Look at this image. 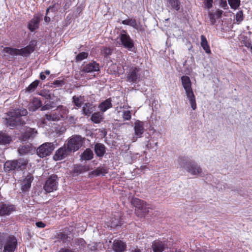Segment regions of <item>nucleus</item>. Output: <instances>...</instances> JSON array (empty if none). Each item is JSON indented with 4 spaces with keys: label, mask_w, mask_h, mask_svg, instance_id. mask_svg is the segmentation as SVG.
Here are the masks:
<instances>
[{
    "label": "nucleus",
    "mask_w": 252,
    "mask_h": 252,
    "mask_svg": "<svg viewBox=\"0 0 252 252\" xmlns=\"http://www.w3.org/2000/svg\"><path fill=\"white\" fill-rule=\"evenodd\" d=\"M181 82L183 87L185 91L187 98L193 110L197 108L195 96L191 87V82L189 77L183 76L181 78Z\"/></svg>",
    "instance_id": "1"
},
{
    "label": "nucleus",
    "mask_w": 252,
    "mask_h": 252,
    "mask_svg": "<svg viewBox=\"0 0 252 252\" xmlns=\"http://www.w3.org/2000/svg\"><path fill=\"white\" fill-rule=\"evenodd\" d=\"M27 114V110L25 108L17 109L9 112L7 113L8 117L6 118L7 124L11 127L22 124L21 117L26 116Z\"/></svg>",
    "instance_id": "2"
},
{
    "label": "nucleus",
    "mask_w": 252,
    "mask_h": 252,
    "mask_svg": "<svg viewBox=\"0 0 252 252\" xmlns=\"http://www.w3.org/2000/svg\"><path fill=\"white\" fill-rule=\"evenodd\" d=\"M134 42L130 36L124 31L116 39V45L118 47H123L129 51H133L134 49Z\"/></svg>",
    "instance_id": "3"
},
{
    "label": "nucleus",
    "mask_w": 252,
    "mask_h": 252,
    "mask_svg": "<svg viewBox=\"0 0 252 252\" xmlns=\"http://www.w3.org/2000/svg\"><path fill=\"white\" fill-rule=\"evenodd\" d=\"M181 167L185 169L190 175L202 176L204 175L202 168L198 165L191 162H185L181 158L179 160Z\"/></svg>",
    "instance_id": "4"
},
{
    "label": "nucleus",
    "mask_w": 252,
    "mask_h": 252,
    "mask_svg": "<svg viewBox=\"0 0 252 252\" xmlns=\"http://www.w3.org/2000/svg\"><path fill=\"white\" fill-rule=\"evenodd\" d=\"M131 204L135 207V214L140 218H142L149 212L151 206L145 201L138 198H133Z\"/></svg>",
    "instance_id": "5"
},
{
    "label": "nucleus",
    "mask_w": 252,
    "mask_h": 252,
    "mask_svg": "<svg viewBox=\"0 0 252 252\" xmlns=\"http://www.w3.org/2000/svg\"><path fill=\"white\" fill-rule=\"evenodd\" d=\"M0 243L4 245L3 252H13L17 245V240L14 236H6L0 233Z\"/></svg>",
    "instance_id": "6"
},
{
    "label": "nucleus",
    "mask_w": 252,
    "mask_h": 252,
    "mask_svg": "<svg viewBox=\"0 0 252 252\" xmlns=\"http://www.w3.org/2000/svg\"><path fill=\"white\" fill-rule=\"evenodd\" d=\"M55 147L52 143H45L40 146L37 149V154L41 158H44L50 155Z\"/></svg>",
    "instance_id": "7"
},
{
    "label": "nucleus",
    "mask_w": 252,
    "mask_h": 252,
    "mask_svg": "<svg viewBox=\"0 0 252 252\" xmlns=\"http://www.w3.org/2000/svg\"><path fill=\"white\" fill-rule=\"evenodd\" d=\"M82 144V138L80 136L76 135L68 141L67 148L68 151L74 152L78 150Z\"/></svg>",
    "instance_id": "8"
},
{
    "label": "nucleus",
    "mask_w": 252,
    "mask_h": 252,
    "mask_svg": "<svg viewBox=\"0 0 252 252\" xmlns=\"http://www.w3.org/2000/svg\"><path fill=\"white\" fill-rule=\"evenodd\" d=\"M58 177L53 175L46 181L44 186L45 190L47 192H51L57 190L58 186Z\"/></svg>",
    "instance_id": "9"
},
{
    "label": "nucleus",
    "mask_w": 252,
    "mask_h": 252,
    "mask_svg": "<svg viewBox=\"0 0 252 252\" xmlns=\"http://www.w3.org/2000/svg\"><path fill=\"white\" fill-rule=\"evenodd\" d=\"M139 70V68L137 67H131L127 73V80L130 82H136L140 78Z\"/></svg>",
    "instance_id": "10"
},
{
    "label": "nucleus",
    "mask_w": 252,
    "mask_h": 252,
    "mask_svg": "<svg viewBox=\"0 0 252 252\" xmlns=\"http://www.w3.org/2000/svg\"><path fill=\"white\" fill-rule=\"evenodd\" d=\"M36 42L35 40L31 41L30 44L26 47L19 49L20 55L24 57H28L30 54L33 52Z\"/></svg>",
    "instance_id": "11"
},
{
    "label": "nucleus",
    "mask_w": 252,
    "mask_h": 252,
    "mask_svg": "<svg viewBox=\"0 0 252 252\" xmlns=\"http://www.w3.org/2000/svg\"><path fill=\"white\" fill-rule=\"evenodd\" d=\"M70 152L67 147L63 146L59 148L54 155L53 158L55 160H60L64 158Z\"/></svg>",
    "instance_id": "12"
},
{
    "label": "nucleus",
    "mask_w": 252,
    "mask_h": 252,
    "mask_svg": "<svg viewBox=\"0 0 252 252\" xmlns=\"http://www.w3.org/2000/svg\"><path fill=\"white\" fill-rule=\"evenodd\" d=\"M41 19V16L39 14L35 15L33 17L30 21L28 24V28L31 31L33 32L38 28L40 21Z\"/></svg>",
    "instance_id": "13"
},
{
    "label": "nucleus",
    "mask_w": 252,
    "mask_h": 252,
    "mask_svg": "<svg viewBox=\"0 0 252 252\" xmlns=\"http://www.w3.org/2000/svg\"><path fill=\"white\" fill-rule=\"evenodd\" d=\"M134 134L138 137H141L144 132V123L139 120L135 122L134 125Z\"/></svg>",
    "instance_id": "14"
},
{
    "label": "nucleus",
    "mask_w": 252,
    "mask_h": 252,
    "mask_svg": "<svg viewBox=\"0 0 252 252\" xmlns=\"http://www.w3.org/2000/svg\"><path fill=\"white\" fill-rule=\"evenodd\" d=\"M99 65L95 62H92L85 65L82 69L84 72L89 73L99 70Z\"/></svg>",
    "instance_id": "15"
},
{
    "label": "nucleus",
    "mask_w": 252,
    "mask_h": 252,
    "mask_svg": "<svg viewBox=\"0 0 252 252\" xmlns=\"http://www.w3.org/2000/svg\"><path fill=\"white\" fill-rule=\"evenodd\" d=\"M126 245L125 242L120 240H115L113 242L112 248L115 252H124Z\"/></svg>",
    "instance_id": "16"
},
{
    "label": "nucleus",
    "mask_w": 252,
    "mask_h": 252,
    "mask_svg": "<svg viewBox=\"0 0 252 252\" xmlns=\"http://www.w3.org/2000/svg\"><path fill=\"white\" fill-rule=\"evenodd\" d=\"M15 211V208L13 205L2 204L0 206V215H9Z\"/></svg>",
    "instance_id": "17"
},
{
    "label": "nucleus",
    "mask_w": 252,
    "mask_h": 252,
    "mask_svg": "<svg viewBox=\"0 0 252 252\" xmlns=\"http://www.w3.org/2000/svg\"><path fill=\"white\" fill-rule=\"evenodd\" d=\"M165 247V243L159 240L154 241L152 244V249L154 252H162Z\"/></svg>",
    "instance_id": "18"
},
{
    "label": "nucleus",
    "mask_w": 252,
    "mask_h": 252,
    "mask_svg": "<svg viewBox=\"0 0 252 252\" xmlns=\"http://www.w3.org/2000/svg\"><path fill=\"white\" fill-rule=\"evenodd\" d=\"M42 105L40 100L37 98H33L29 104V109L30 111H34Z\"/></svg>",
    "instance_id": "19"
},
{
    "label": "nucleus",
    "mask_w": 252,
    "mask_h": 252,
    "mask_svg": "<svg viewBox=\"0 0 252 252\" xmlns=\"http://www.w3.org/2000/svg\"><path fill=\"white\" fill-rule=\"evenodd\" d=\"M32 180V178L31 175L29 174L27 176L25 179L22 183V189L23 191H27L31 186V183Z\"/></svg>",
    "instance_id": "20"
},
{
    "label": "nucleus",
    "mask_w": 252,
    "mask_h": 252,
    "mask_svg": "<svg viewBox=\"0 0 252 252\" xmlns=\"http://www.w3.org/2000/svg\"><path fill=\"white\" fill-rule=\"evenodd\" d=\"M36 133L37 131L35 130L34 129L28 128L23 136L22 140L26 141L29 138H33Z\"/></svg>",
    "instance_id": "21"
},
{
    "label": "nucleus",
    "mask_w": 252,
    "mask_h": 252,
    "mask_svg": "<svg viewBox=\"0 0 252 252\" xmlns=\"http://www.w3.org/2000/svg\"><path fill=\"white\" fill-rule=\"evenodd\" d=\"M112 106L111 99V98H108L101 103L98 107L101 111L104 112L108 109L111 108Z\"/></svg>",
    "instance_id": "22"
},
{
    "label": "nucleus",
    "mask_w": 252,
    "mask_h": 252,
    "mask_svg": "<svg viewBox=\"0 0 252 252\" xmlns=\"http://www.w3.org/2000/svg\"><path fill=\"white\" fill-rule=\"evenodd\" d=\"M4 168L5 170L7 171L18 169L17 167V162L16 160L7 161L5 163Z\"/></svg>",
    "instance_id": "23"
},
{
    "label": "nucleus",
    "mask_w": 252,
    "mask_h": 252,
    "mask_svg": "<svg viewBox=\"0 0 252 252\" xmlns=\"http://www.w3.org/2000/svg\"><path fill=\"white\" fill-rule=\"evenodd\" d=\"M167 6L178 11L180 8V2L179 0H166Z\"/></svg>",
    "instance_id": "24"
},
{
    "label": "nucleus",
    "mask_w": 252,
    "mask_h": 252,
    "mask_svg": "<svg viewBox=\"0 0 252 252\" xmlns=\"http://www.w3.org/2000/svg\"><path fill=\"white\" fill-rule=\"evenodd\" d=\"M201 46L202 47V48L204 49L205 52L207 54H210L211 53V50L210 49V46L208 43V41L207 40V39L206 37L202 35H201Z\"/></svg>",
    "instance_id": "25"
},
{
    "label": "nucleus",
    "mask_w": 252,
    "mask_h": 252,
    "mask_svg": "<svg viewBox=\"0 0 252 252\" xmlns=\"http://www.w3.org/2000/svg\"><path fill=\"white\" fill-rule=\"evenodd\" d=\"M3 52L12 56L20 55L19 49L10 47H5L3 49Z\"/></svg>",
    "instance_id": "26"
},
{
    "label": "nucleus",
    "mask_w": 252,
    "mask_h": 252,
    "mask_svg": "<svg viewBox=\"0 0 252 252\" xmlns=\"http://www.w3.org/2000/svg\"><path fill=\"white\" fill-rule=\"evenodd\" d=\"M95 152L97 156L102 157L105 153V147L101 144H97L94 148Z\"/></svg>",
    "instance_id": "27"
},
{
    "label": "nucleus",
    "mask_w": 252,
    "mask_h": 252,
    "mask_svg": "<svg viewBox=\"0 0 252 252\" xmlns=\"http://www.w3.org/2000/svg\"><path fill=\"white\" fill-rule=\"evenodd\" d=\"M93 153L90 149H87L82 154L81 159L83 160H91L93 158Z\"/></svg>",
    "instance_id": "28"
},
{
    "label": "nucleus",
    "mask_w": 252,
    "mask_h": 252,
    "mask_svg": "<svg viewBox=\"0 0 252 252\" xmlns=\"http://www.w3.org/2000/svg\"><path fill=\"white\" fill-rule=\"evenodd\" d=\"M11 141V137L5 133H0V144H8Z\"/></svg>",
    "instance_id": "29"
},
{
    "label": "nucleus",
    "mask_w": 252,
    "mask_h": 252,
    "mask_svg": "<svg viewBox=\"0 0 252 252\" xmlns=\"http://www.w3.org/2000/svg\"><path fill=\"white\" fill-rule=\"evenodd\" d=\"M122 23L125 25H128L132 27L135 29H138V26L136 23V20L134 19H127L122 21Z\"/></svg>",
    "instance_id": "30"
},
{
    "label": "nucleus",
    "mask_w": 252,
    "mask_h": 252,
    "mask_svg": "<svg viewBox=\"0 0 252 252\" xmlns=\"http://www.w3.org/2000/svg\"><path fill=\"white\" fill-rule=\"evenodd\" d=\"M244 19V15L243 13V11L242 10H240L238 11L235 16V22L237 24H240Z\"/></svg>",
    "instance_id": "31"
},
{
    "label": "nucleus",
    "mask_w": 252,
    "mask_h": 252,
    "mask_svg": "<svg viewBox=\"0 0 252 252\" xmlns=\"http://www.w3.org/2000/svg\"><path fill=\"white\" fill-rule=\"evenodd\" d=\"M46 119L49 121H57L60 119V116L55 112L45 115Z\"/></svg>",
    "instance_id": "32"
},
{
    "label": "nucleus",
    "mask_w": 252,
    "mask_h": 252,
    "mask_svg": "<svg viewBox=\"0 0 252 252\" xmlns=\"http://www.w3.org/2000/svg\"><path fill=\"white\" fill-rule=\"evenodd\" d=\"M58 110L60 112V114L59 115L60 118L62 117L63 119L67 118V115L68 113V110L66 107L60 106L58 108Z\"/></svg>",
    "instance_id": "33"
},
{
    "label": "nucleus",
    "mask_w": 252,
    "mask_h": 252,
    "mask_svg": "<svg viewBox=\"0 0 252 252\" xmlns=\"http://www.w3.org/2000/svg\"><path fill=\"white\" fill-rule=\"evenodd\" d=\"M107 173V170L104 167H99L92 172V174L96 176L104 175Z\"/></svg>",
    "instance_id": "34"
},
{
    "label": "nucleus",
    "mask_w": 252,
    "mask_h": 252,
    "mask_svg": "<svg viewBox=\"0 0 252 252\" xmlns=\"http://www.w3.org/2000/svg\"><path fill=\"white\" fill-rule=\"evenodd\" d=\"M73 101L74 102V105L79 108L82 106V103L84 101V97L79 96H74L73 97Z\"/></svg>",
    "instance_id": "35"
},
{
    "label": "nucleus",
    "mask_w": 252,
    "mask_h": 252,
    "mask_svg": "<svg viewBox=\"0 0 252 252\" xmlns=\"http://www.w3.org/2000/svg\"><path fill=\"white\" fill-rule=\"evenodd\" d=\"M229 5L231 9L236 10L238 9L241 4V0H227Z\"/></svg>",
    "instance_id": "36"
},
{
    "label": "nucleus",
    "mask_w": 252,
    "mask_h": 252,
    "mask_svg": "<svg viewBox=\"0 0 252 252\" xmlns=\"http://www.w3.org/2000/svg\"><path fill=\"white\" fill-rule=\"evenodd\" d=\"M94 111V107L90 103H86L83 107V111L86 115H89Z\"/></svg>",
    "instance_id": "37"
},
{
    "label": "nucleus",
    "mask_w": 252,
    "mask_h": 252,
    "mask_svg": "<svg viewBox=\"0 0 252 252\" xmlns=\"http://www.w3.org/2000/svg\"><path fill=\"white\" fill-rule=\"evenodd\" d=\"M91 119L96 124L99 123L102 119V114L99 112L94 113L92 115Z\"/></svg>",
    "instance_id": "38"
},
{
    "label": "nucleus",
    "mask_w": 252,
    "mask_h": 252,
    "mask_svg": "<svg viewBox=\"0 0 252 252\" xmlns=\"http://www.w3.org/2000/svg\"><path fill=\"white\" fill-rule=\"evenodd\" d=\"M39 81L37 80L32 82L26 89V91L28 93L33 92L38 85Z\"/></svg>",
    "instance_id": "39"
},
{
    "label": "nucleus",
    "mask_w": 252,
    "mask_h": 252,
    "mask_svg": "<svg viewBox=\"0 0 252 252\" xmlns=\"http://www.w3.org/2000/svg\"><path fill=\"white\" fill-rule=\"evenodd\" d=\"M16 161L17 162L18 169H20V170L24 169L28 163V161L23 159L16 160Z\"/></svg>",
    "instance_id": "40"
},
{
    "label": "nucleus",
    "mask_w": 252,
    "mask_h": 252,
    "mask_svg": "<svg viewBox=\"0 0 252 252\" xmlns=\"http://www.w3.org/2000/svg\"><path fill=\"white\" fill-rule=\"evenodd\" d=\"M31 151V147L29 145H24L21 146L18 151L21 155H24L28 153Z\"/></svg>",
    "instance_id": "41"
},
{
    "label": "nucleus",
    "mask_w": 252,
    "mask_h": 252,
    "mask_svg": "<svg viewBox=\"0 0 252 252\" xmlns=\"http://www.w3.org/2000/svg\"><path fill=\"white\" fill-rule=\"evenodd\" d=\"M158 143L157 141H155L151 138L147 142L146 146L148 149H153L154 148V146H158Z\"/></svg>",
    "instance_id": "42"
},
{
    "label": "nucleus",
    "mask_w": 252,
    "mask_h": 252,
    "mask_svg": "<svg viewBox=\"0 0 252 252\" xmlns=\"http://www.w3.org/2000/svg\"><path fill=\"white\" fill-rule=\"evenodd\" d=\"M122 118L124 120L129 121L131 118V112L129 110H124L123 111Z\"/></svg>",
    "instance_id": "43"
},
{
    "label": "nucleus",
    "mask_w": 252,
    "mask_h": 252,
    "mask_svg": "<svg viewBox=\"0 0 252 252\" xmlns=\"http://www.w3.org/2000/svg\"><path fill=\"white\" fill-rule=\"evenodd\" d=\"M58 238L61 240H62L63 242H65L67 241H68V238L69 239H71V237L69 236L68 235H66L63 233L60 232L58 234Z\"/></svg>",
    "instance_id": "44"
},
{
    "label": "nucleus",
    "mask_w": 252,
    "mask_h": 252,
    "mask_svg": "<svg viewBox=\"0 0 252 252\" xmlns=\"http://www.w3.org/2000/svg\"><path fill=\"white\" fill-rule=\"evenodd\" d=\"M88 56V53L87 52H81L79 53L76 57V61H81L86 59Z\"/></svg>",
    "instance_id": "45"
},
{
    "label": "nucleus",
    "mask_w": 252,
    "mask_h": 252,
    "mask_svg": "<svg viewBox=\"0 0 252 252\" xmlns=\"http://www.w3.org/2000/svg\"><path fill=\"white\" fill-rule=\"evenodd\" d=\"M39 94L44 97L46 99H49L51 98V94L49 93V92L47 91H43L40 93Z\"/></svg>",
    "instance_id": "46"
},
{
    "label": "nucleus",
    "mask_w": 252,
    "mask_h": 252,
    "mask_svg": "<svg viewBox=\"0 0 252 252\" xmlns=\"http://www.w3.org/2000/svg\"><path fill=\"white\" fill-rule=\"evenodd\" d=\"M220 6L224 9H228V7L226 0H220Z\"/></svg>",
    "instance_id": "47"
},
{
    "label": "nucleus",
    "mask_w": 252,
    "mask_h": 252,
    "mask_svg": "<svg viewBox=\"0 0 252 252\" xmlns=\"http://www.w3.org/2000/svg\"><path fill=\"white\" fill-rule=\"evenodd\" d=\"M111 49L107 47L103 48L101 50V53L105 55H109L111 54Z\"/></svg>",
    "instance_id": "48"
},
{
    "label": "nucleus",
    "mask_w": 252,
    "mask_h": 252,
    "mask_svg": "<svg viewBox=\"0 0 252 252\" xmlns=\"http://www.w3.org/2000/svg\"><path fill=\"white\" fill-rule=\"evenodd\" d=\"M215 15L212 13H209V17L210 19L211 23L212 25H214L215 23L216 20L215 19Z\"/></svg>",
    "instance_id": "49"
},
{
    "label": "nucleus",
    "mask_w": 252,
    "mask_h": 252,
    "mask_svg": "<svg viewBox=\"0 0 252 252\" xmlns=\"http://www.w3.org/2000/svg\"><path fill=\"white\" fill-rule=\"evenodd\" d=\"M223 11L220 9H217L215 13H214L217 18H219L221 17Z\"/></svg>",
    "instance_id": "50"
},
{
    "label": "nucleus",
    "mask_w": 252,
    "mask_h": 252,
    "mask_svg": "<svg viewBox=\"0 0 252 252\" xmlns=\"http://www.w3.org/2000/svg\"><path fill=\"white\" fill-rule=\"evenodd\" d=\"M35 225L39 228H44L46 226V224L43 221H36Z\"/></svg>",
    "instance_id": "51"
},
{
    "label": "nucleus",
    "mask_w": 252,
    "mask_h": 252,
    "mask_svg": "<svg viewBox=\"0 0 252 252\" xmlns=\"http://www.w3.org/2000/svg\"><path fill=\"white\" fill-rule=\"evenodd\" d=\"M206 5L208 8H210L212 6L213 0H205Z\"/></svg>",
    "instance_id": "52"
},
{
    "label": "nucleus",
    "mask_w": 252,
    "mask_h": 252,
    "mask_svg": "<svg viewBox=\"0 0 252 252\" xmlns=\"http://www.w3.org/2000/svg\"><path fill=\"white\" fill-rule=\"evenodd\" d=\"M59 252H74L72 251L71 250L66 249V248H62L61 249Z\"/></svg>",
    "instance_id": "53"
},
{
    "label": "nucleus",
    "mask_w": 252,
    "mask_h": 252,
    "mask_svg": "<svg viewBox=\"0 0 252 252\" xmlns=\"http://www.w3.org/2000/svg\"><path fill=\"white\" fill-rule=\"evenodd\" d=\"M69 121L70 122V123L74 124L75 123L76 119L73 117L70 116L69 118Z\"/></svg>",
    "instance_id": "54"
},
{
    "label": "nucleus",
    "mask_w": 252,
    "mask_h": 252,
    "mask_svg": "<svg viewBox=\"0 0 252 252\" xmlns=\"http://www.w3.org/2000/svg\"><path fill=\"white\" fill-rule=\"evenodd\" d=\"M247 48L250 49V51L252 54V45H251L250 43H248V44H246L245 45Z\"/></svg>",
    "instance_id": "55"
},
{
    "label": "nucleus",
    "mask_w": 252,
    "mask_h": 252,
    "mask_svg": "<svg viewBox=\"0 0 252 252\" xmlns=\"http://www.w3.org/2000/svg\"><path fill=\"white\" fill-rule=\"evenodd\" d=\"M40 78L42 80H44L46 78V76H45L44 73H43V72L40 73Z\"/></svg>",
    "instance_id": "56"
},
{
    "label": "nucleus",
    "mask_w": 252,
    "mask_h": 252,
    "mask_svg": "<svg viewBox=\"0 0 252 252\" xmlns=\"http://www.w3.org/2000/svg\"><path fill=\"white\" fill-rule=\"evenodd\" d=\"M44 20L46 22L48 23L50 21V18L48 16H45L44 18Z\"/></svg>",
    "instance_id": "57"
},
{
    "label": "nucleus",
    "mask_w": 252,
    "mask_h": 252,
    "mask_svg": "<svg viewBox=\"0 0 252 252\" xmlns=\"http://www.w3.org/2000/svg\"><path fill=\"white\" fill-rule=\"evenodd\" d=\"M95 244H94V246H91V245H90L89 246H90V249H91L92 250H93V251H94L96 250V248H95Z\"/></svg>",
    "instance_id": "58"
},
{
    "label": "nucleus",
    "mask_w": 252,
    "mask_h": 252,
    "mask_svg": "<svg viewBox=\"0 0 252 252\" xmlns=\"http://www.w3.org/2000/svg\"><path fill=\"white\" fill-rule=\"evenodd\" d=\"M49 108L48 106L47 105H45L42 108V110H45Z\"/></svg>",
    "instance_id": "59"
},
{
    "label": "nucleus",
    "mask_w": 252,
    "mask_h": 252,
    "mask_svg": "<svg viewBox=\"0 0 252 252\" xmlns=\"http://www.w3.org/2000/svg\"><path fill=\"white\" fill-rule=\"evenodd\" d=\"M132 252H141L140 250L138 249H135L132 251Z\"/></svg>",
    "instance_id": "60"
},
{
    "label": "nucleus",
    "mask_w": 252,
    "mask_h": 252,
    "mask_svg": "<svg viewBox=\"0 0 252 252\" xmlns=\"http://www.w3.org/2000/svg\"><path fill=\"white\" fill-rule=\"evenodd\" d=\"M44 73V74H46V75H49V74H50V71H49V70H46Z\"/></svg>",
    "instance_id": "61"
},
{
    "label": "nucleus",
    "mask_w": 252,
    "mask_h": 252,
    "mask_svg": "<svg viewBox=\"0 0 252 252\" xmlns=\"http://www.w3.org/2000/svg\"><path fill=\"white\" fill-rule=\"evenodd\" d=\"M117 72L119 74H122V73H123L124 72V69H122L121 70H118Z\"/></svg>",
    "instance_id": "62"
},
{
    "label": "nucleus",
    "mask_w": 252,
    "mask_h": 252,
    "mask_svg": "<svg viewBox=\"0 0 252 252\" xmlns=\"http://www.w3.org/2000/svg\"><path fill=\"white\" fill-rule=\"evenodd\" d=\"M140 168H141V169H142V170H143V169H146V165H142V166H141V167H140Z\"/></svg>",
    "instance_id": "63"
},
{
    "label": "nucleus",
    "mask_w": 252,
    "mask_h": 252,
    "mask_svg": "<svg viewBox=\"0 0 252 252\" xmlns=\"http://www.w3.org/2000/svg\"><path fill=\"white\" fill-rule=\"evenodd\" d=\"M49 10V9H47V10H46V12L47 13Z\"/></svg>",
    "instance_id": "64"
}]
</instances>
